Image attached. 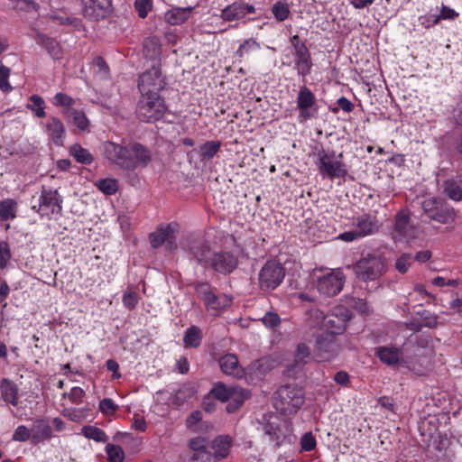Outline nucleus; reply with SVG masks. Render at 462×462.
Wrapping results in <instances>:
<instances>
[{
  "label": "nucleus",
  "instance_id": "obj_1",
  "mask_svg": "<svg viewBox=\"0 0 462 462\" xmlns=\"http://www.w3.org/2000/svg\"><path fill=\"white\" fill-rule=\"evenodd\" d=\"M104 156L113 164L127 171L146 168L152 161V152L138 142L116 143L106 141L102 144Z\"/></svg>",
  "mask_w": 462,
  "mask_h": 462
},
{
  "label": "nucleus",
  "instance_id": "obj_2",
  "mask_svg": "<svg viewBox=\"0 0 462 462\" xmlns=\"http://www.w3.org/2000/svg\"><path fill=\"white\" fill-rule=\"evenodd\" d=\"M308 315L310 326L321 325L325 329L324 333H331L337 337L346 330V324L352 317L351 311L344 306L334 308L327 315L319 309H312Z\"/></svg>",
  "mask_w": 462,
  "mask_h": 462
},
{
  "label": "nucleus",
  "instance_id": "obj_3",
  "mask_svg": "<svg viewBox=\"0 0 462 462\" xmlns=\"http://www.w3.org/2000/svg\"><path fill=\"white\" fill-rule=\"evenodd\" d=\"M304 402V389L294 383L280 386L273 395L274 409L283 415L289 416L297 413Z\"/></svg>",
  "mask_w": 462,
  "mask_h": 462
},
{
  "label": "nucleus",
  "instance_id": "obj_4",
  "mask_svg": "<svg viewBox=\"0 0 462 462\" xmlns=\"http://www.w3.org/2000/svg\"><path fill=\"white\" fill-rule=\"evenodd\" d=\"M215 400L221 402H228L226 409L229 413L236 411L250 397V392L239 386L227 387L222 382L214 383L212 389L208 393Z\"/></svg>",
  "mask_w": 462,
  "mask_h": 462
},
{
  "label": "nucleus",
  "instance_id": "obj_5",
  "mask_svg": "<svg viewBox=\"0 0 462 462\" xmlns=\"http://www.w3.org/2000/svg\"><path fill=\"white\" fill-rule=\"evenodd\" d=\"M385 269V260L378 254H368L353 265L355 274L363 282L379 279Z\"/></svg>",
  "mask_w": 462,
  "mask_h": 462
},
{
  "label": "nucleus",
  "instance_id": "obj_6",
  "mask_svg": "<svg viewBox=\"0 0 462 462\" xmlns=\"http://www.w3.org/2000/svg\"><path fill=\"white\" fill-rule=\"evenodd\" d=\"M421 208L429 219L443 225L454 222L457 215L453 207L438 197L425 199L421 202Z\"/></svg>",
  "mask_w": 462,
  "mask_h": 462
},
{
  "label": "nucleus",
  "instance_id": "obj_7",
  "mask_svg": "<svg viewBox=\"0 0 462 462\" xmlns=\"http://www.w3.org/2000/svg\"><path fill=\"white\" fill-rule=\"evenodd\" d=\"M166 111L164 99L161 95H142L136 107L137 117L146 123L160 120Z\"/></svg>",
  "mask_w": 462,
  "mask_h": 462
},
{
  "label": "nucleus",
  "instance_id": "obj_8",
  "mask_svg": "<svg viewBox=\"0 0 462 462\" xmlns=\"http://www.w3.org/2000/svg\"><path fill=\"white\" fill-rule=\"evenodd\" d=\"M343 349L341 340L331 333L320 332L315 336L314 353L319 362L335 359Z\"/></svg>",
  "mask_w": 462,
  "mask_h": 462
},
{
  "label": "nucleus",
  "instance_id": "obj_9",
  "mask_svg": "<svg viewBox=\"0 0 462 462\" xmlns=\"http://www.w3.org/2000/svg\"><path fill=\"white\" fill-rule=\"evenodd\" d=\"M285 277V269L277 261H267L258 274V284L261 291L270 292L281 285Z\"/></svg>",
  "mask_w": 462,
  "mask_h": 462
},
{
  "label": "nucleus",
  "instance_id": "obj_10",
  "mask_svg": "<svg viewBox=\"0 0 462 462\" xmlns=\"http://www.w3.org/2000/svg\"><path fill=\"white\" fill-rule=\"evenodd\" d=\"M165 86V77L162 73L160 62L152 65L139 77L138 89L142 95H160Z\"/></svg>",
  "mask_w": 462,
  "mask_h": 462
},
{
  "label": "nucleus",
  "instance_id": "obj_11",
  "mask_svg": "<svg viewBox=\"0 0 462 462\" xmlns=\"http://www.w3.org/2000/svg\"><path fill=\"white\" fill-rule=\"evenodd\" d=\"M318 168L321 174L327 175L329 179L345 178L347 175L346 164L340 161H333L334 153L329 155L324 150L319 152Z\"/></svg>",
  "mask_w": 462,
  "mask_h": 462
},
{
  "label": "nucleus",
  "instance_id": "obj_12",
  "mask_svg": "<svg viewBox=\"0 0 462 462\" xmlns=\"http://www.w3.org/2000/svg\"><path fill=\"white\" fill-rule=\"evenodd\" d=\"M345 275L339 270H335L319 277L317 281L318 291L328 297L338 294L344 286Z\"/></svg>",
  "mask_w": 462,
  "mask_h": 462
},
{
  "label": "nucleus",
  "instance_id": "obj_13",
  "mask_svg": "<svg viewBox=\"0 0 462 462\" xmlns=\"http://www.w3.org/2000/svg\"><path fill=\"white\" fill-rule=\"evenodd\" d=\"M237 266V256L227 251H220L213 254L209 259L208 264V267L223 275L230 274Z\"/></svg>",
  "mask_w": 462,
  "mask_h": 462
},
{
  "label": "nucleus",
  "instance_id": "obj_14",
  "mask_svg": "<svg viewBox=\"0 0 462 462\" xmlns=\"http://www.w3.org/2000/svg\"><path fill=\"white\" fill-rule=\"evenodd\" d=\"M58 197L57 190L47 189L42 187L39 205H33L32 208L42 216L49 215V213L59 214L61 212L62 208L60 205L61 201L59 200Z\"/></svg>",
  "mask_w": 462,
  "mask_h": 462
},
{
  "label": "nucleus",
  "instance_id": "obj_15",
  "mask_svg": "<svg viewBox=\"0 0 462 462\" xmlns=\"http://www.w3.org/2000/svg\"><path fill=\"white\" fill-rule=\"evenodd\" d=\"M84 16L89 20L105 19L112 11V0H82Z\"/></svg>",
  "mask_w": 462,
  "mask_h": 462
},
{
  "label": "nucleus",
  "instance_id": "obj_16",
  "mask_svg": "<svg viewBox=\"0 0 462 462\" xmlns=\"http://www.w3.org/2000/svg\"><path fill=\"white\" fill-rule=\"evenodd\" d=\"M311 359L312 356L310 346L305 343L298 344L294 352L293 361L287 365L288 375H297Z\"/></svg>",
  "mask_w": 462,
  "mask_h": 462
},
{
  "label": "nucleus",
  "instance_id": "obj_17",
  "mask_svg": "<svg viewBox=\"0 0 462 462\" xmlns=\"http://www.w3.org/2000/svg\"><path fill=\"white\" fill-rule=\"evenodd\" d=\"M45 134L50 142L56 146H63L66 129L62 121L55 116H50L45 124Z\"/></svg>",
  "mask_w": 462,
  "mask_h": 462
},
{
  "label": "nucleus",
  "instance_id": "obj_18",
  "mask_svg": "<svg viewBox=\"0 0 462 462\" xmlns=\"http://www.w3.org/2000/svg\"><path fill=\"white\" fill-rule=\"evenodd\" d=\"M315 105V95L306 86L301 87L297 96V106L300 109L299 117L301 118V121L307 120L314 116L310 110Z\"/></svg>",
  "mask_w": 462,
  "mask_h": 462
},
{
  "label": "nucleus",
  "instance_id": "obj_19",
  "mask_svg": "<svg viewBox=\"0 0 462 462\" xmlns=\"http://www.w3.org/2000/svg\"><path fill=\"white\" fill-rule=\"evenodd\" d=\"M292 54L294 56V69L297 70V74L302 78L310 74L313 62L308 47L304 46L294 50Z\"/></svg>",
  "mask_w": 462,
  "mask_h": 462
},
{
  "label": "nucleus",
  "instance_id": "obj_20",
  "mask_svg": "<svg viewBox=\"0 0 462 462\" xmlns=\"http://www.w3.org/2000/svg\"><path fill=\"white\" fill-rule=\"evenodd\" d=\"M255 8L254 5L245 3L236 2L221 11V18L224 21L232 22L245 17L247 14H254Z\"/></svg>",
  "mask_w": 462,
  "mask_h": 462
},
{
  "label": "nucleus",
  "instance_id": "obj_21",
  "mask_svg": "<svg viewBox=\"0 0 462 462\" xmlns=\"http://www.w3.org/2000/svg\"><path fill=\"white\" fill-rule=\"evenodd\" d=\"M32 443L38 444L52 438V430L47 420L38 419L32 426Z\"/></svg>",
  "mask_w": 462,
  "mask_h": 462
},
{
  "label": "nucleus",
  "instance_id": "obj_22",
  "mask_svg": "<svg viewBox=\"0 0 462 462\" xmlns=\"http://www.w3.org/2000/svg\"><path fill=\"white\" fill-rule=\"evenodd\" d=\"M189 252L199 264L208 268L210 259V247L202 241H192L189 245Z\"/></svg>",
  "mask_w": 462,
  "mask_h": 462
},
{
  "label": "nucleus",
  "instance_id": "obj_23",
  "mask_svg": "<svg viewBox=\"0 0 462 462\" xmlns=\"http://www.w3.org/2000/svg\"><path fill=\"white\" fill-rule=\"evenodd\" d=\"M355 228L361 237L372 235L379 228L378 220L371 215H363L356 218Z\"/></svg>",
  "mask_w": 462,
  "mask_h": 462
},
{
  "label": "nucleus",
  "instance_id": "obj_24",
  "mask_svg": "<svg viewBox=\"0 0 462 462\" xmlns=\"http://www.w3.org/2000/svg\"><path fill=\"white\" fill-rule=\"evenodd\" d=\"M221 371L228 375L236 377L243 376V369L239 366L238 358L234 354H226L219 359Z\"/></svg>",
  "mask_w": 462,
  "mask_h": 462
},
{
  "label": "nucleus",
  "instance_id": "obj_25",
  "mask_svg": "<svg viewBox=\"0 0 462 462\" xmlns=\"http://www.w3.org/2000/svg\"><path fill=\"white\" fill-rule=\"evenodd\" d=\"M18 386L10 379L4 378L0 383V392L5 402L14 406L18 404Z\"/></svg>",
  "mask_w": 462,
  "mask_h": 462
},
{
  "label": "nucleus",
  "instance_id": "obj_26",
  "mask_svg": "<svg viewBox=\"0 0 462 462\" xmlns=\"http://www.w3.org/2000/svg\"><path fill=\"white\" fill-rule=\"evenodd\" d=\"M192 7H175L164 14L165 21L171 25H180L185 23L192 12Z\"/></svg>",
  "mask_w": 462,
  "mask_h": 462
},
{
  "label": "nucleus",
  "instance_id": "obj_27",
  "mask_svg": "<svg viewBox=\"0 0 462 462\" xmlns=\"http://www.w3.org/2000/svg\"><path fill=\"white\" fill-rule=\"evenodd\" d=\"M408 367L414 374L424 376L432 369L431 359L428 356H416L410 362Z\"/></svg>",
  "mask_w": 462,
  "mask_h": 462
},
{
  "label": "nucleus",
  "instance_id": "obj_28",
  "mask_svg": "<svg viewBox=\"0 0 462 462\" xmlns=\"http://www.w3.org/2000/svg\"><path fill=\"white\" fill-rule=\"evenodd\" d=\"M63 116L80 131L87 130L89 121L82 110L63 109Z\"/></svg>",
  "mask_w": 462,
  "mask_h": 462
},
{
  "label": "nucleus",
  "instance_id": "obj_29",
  "mask_svg": "<svg viewBox=\"0 0 462 462\" xmlns=\"http://www.w3.org/2000/svg\"><path fill=\"white\" fill-rule=\"evenodd\" d=\"M36 42L38 44L42 46L53 59L58 60L61 58V49L55 39L48 37L45 34L39 33L37 35Z\"/></svg>",
  "mask_w": 462,
  "mask_h": 462
},
{
  "label": "nucleus",
  "instance_id": "obj_30",
  "mask_svg": "<svg viewBox=\"0 0 462 462\" xmlns=\"http://www.w3.org/2000/svg\"><path fill=\"white\" fill-rule=\"evenodd\" d=\"M375 354L383 363L388 365L398 364L401 357V352L395 347L380 346L375 349Z\"/></svg>",
  "mask_w": 462,
  "mask_h": 462
},
{
  "label": "nucleus",
  "instance_id": "obj_31",
  "mask_svg": "<svg viewBox=\"0 0 462 462\" xmlns=\"http://www.w3.org/2000/svg\"><path fill=\"white\" fill-rule=\"evenodd\" d=\"M202 331L198 326L188 328L183 336V344L185 347L197 348L201 345Z\"/></svg>",
  "mask_w": 462,
  "mask_h": 462
},
{
  "label": "nucleus",
  "instance_id": "obj_32",
  "mask_svg": "<svg viewBox=\"0 0 462 462\" xmlns=\"http://www.w3.org/2000/svg\"><path fill=\"white\" fill-rule=\"evenodd\" d=\"M171 233H173L171 225L162 226L155 232L151 233L149 237L152 247L158 248L162 245L171 238Z\"/></svg>",
  "mask_w": 462,
  "mask_h": 462
},
{
  "label": "nucleus",
  "instance_id": "obj_33",
  "mask_svg": "<svg viewBox=\"0 0 462 462\" xmlns=\"http://www.w3.org/2000/svg\"><path fill=\"white\" fill-rule=\"evenodd\" d=\"M204 303L208 310L218 312L231 304V299L225 294L213 293Z\"/></svg>",
  "mask_w": 462,
  "mask_h": 462
},
{
  "label": "nucleus",
  "instance_id": "obj_34",
  "mask_svg": "<svg viewBox=\"0 0 462 462\" xmlns=\"http://www.w3.org/2000/svg\"><path fill=\"white\" fill-rule=\"evenodd\" d=\"M17 202L13 199L0 201V220L6 221L16 217Z\"/></svg>",
  "mask_w": 462,
  "mask_h": 462
},
{
  "label": "nucleus",
  "instance_id": "obj_35",
  "mask_svg": "<svg viewBox=\"0 0 462 462\" xmlns=\"http://www.w3.org/2000/svg\"><path fill=\"white\" fill-rule=\"evenodd\" d=\"M69 154L75 158V160L81 163L89 165L93 162L94 158L88 150L83 148L80 144L75 143L69 148Z\"/></svg>",
  "mask_w": 462,
  "mask_h": 462
},
{
  "label": "nucleus",
  "instance_id": "obj_36",
  "mask_svg": "<svg viewBox=\"0 0 462 462\" xmlns=\"http://www.w3.org/2000/svg\"><path fill=\"white\" fill-rule=\"evenodd\" d=\"M443 192L453 201L462 200V188L454 180H447L443 183Z\"/></svg>",
  "mask_w": 462,
  "mask_h": 462
},
{
  "label": "nucleus",
  "instance_id": "obj_37",
  "mask_svg": "<svg viewBox=\"0 0 462 462\" xmlns=\"http://www.w3.org/2000/svg\"><path fill=\"white\" fill-rule=\"evenodd\" d=\"M220 141H208L200 146L199 158L200 161L211 160L220 150Z\"/></svg>",
  "mask_w": 462,
  "mask_h": 462
},
{
  "label": "nucleus",
  "instance_id": "obj_38",
  "mask_svg": "<svg viewBox=\"0 0 462 462\" xmlns=\"http://www.w3.org/2000/svg\"><path fill=\"white\" fill-rule=\"evenodd\" d=\"M81 432L85 438L93 439L96 442L106 443L108 440L106 432L96 426L86 425L82 428Z\"/></svg>",
  "mask_w": 462,
  "mask_h": 462
},
{
  "label": "nucleus",
  "instance_id": "obj_39",
  "mask_svg": "<svg viewBox=\"0 0 462 462\" xmlns=\"http://www.w3.org/2000/svg\"><path fill=\"white\" fill-rule=\"evenodd\" d=\"M231 448V439L228 437H217L213 443L214 454L217 457H226Z\"/></svg>",
  "mask_w": 462,
  "mask_h": 462
},
{
  "label": "nucleus",
  "instance_id": "obj_40",
  "mask_svg": "<svg viewBox=\"0 0 462 462\" xmlns=\"http://www.w3.org/2000/svg\"><path fill=\"white\" fill-rule=\"evenodd\" d=\"M192 450L191 456L210 457V454L206 450L207 440L204 438L191 439L189 443Z\"/></svg>",
  "mask_w": 462,
  "mask_h": 462
},
{
  "label": "nucleus",
  "instance_id": "obj_41",
  "mask_svg": "<svg viewBox=\"0 0 462 462\" xmlns=\"http://www.w3.org/2000/svg\"><path fill=\"white\" fill-rule=\"evenodd\" d=\"M261 46L258 42H256L253 38H249L245 40L244 42L239 46V48L236 51V55L240 59L248 55L252 51H255L260 50Z\"/></svg>",
  "mask_w": 462,
  "mask_h": 462
},
{
  "label": "nucleus",
  "instance_id": "obj_42",
  "mask_svg": "<svg viewBox=\"0 0 462 462\" xmlns=\"http://www.w3.org/2000/svg\"><path fill=\"white\" fill-rule=\"evenodd\" d=\"M272 14L277 21H285L291 14L289 5L282 1H277L272 7Z\"/></svg>",
  "mask_w": 462,
  "mask_h": 462
},
{
  "label": "nucleus",
  "instance_id": "obj_43",
  "mask_svg": "<svg viewBox=\"0 0 462 462\" xmlns=\"http://www.w3.org/2000/svg\"><path fill=\"white\" fill-rule=\"evenodd\" d=\"M96 185L106 195H114L118 189L117 180L115 179H101Z\"/></svg>",
  "mask_w": 462,
  "mask_h": 462
},
{
  "label": "nucleus",
  "instance_id": "obj_44",
  "mask_svg": "<svg viewBox=\"0 0 462 462\" xmlns=\"http://www.w3.org/2000/svg\"><path fill=\"white\" fill-rule=\"evenodd\" d=\"M30 104L28 105V108L34 111L36 116L42 118L45 117L46 113L44 111L45 103L42 97L38 95H32L30 97Z\"/></svg>",
  "mask_w": 462,
  "mask_h": 462
},
{
  "label": "nucleus",
  "instance_id": "obj_45",
  "mask_svg": "<svg viewBox=\"0 0 462 462\" xmlns=\"http://www.w3.org/2000/svg\"><path fill=\"white\" fill-rule=\"evenodd\" d=\"M410 225V217L405 213H398L395 219L394 229L402 236L407 235L408 227Z\"/></svg>",
  "mask_w": 462,
  "mask_h": 462
},
{
  "label": "nucleus",
  "instance_id": "obj_46",
  "mask_svg": "<svg viewBox=\"0 0 462 462\" xmlns=\"http://www.w3.org/2000/svg\"><path fill=\"white\" fill-rule=\"evenodd\" d=\"M106 451L109 462H123L125 454L123 448L118 445L108 444L106 447Z\"/></svg>",
  "mask_w": 462,
  "mask_h": 462
},
{
  "label": "nucleus",
  "instance_id": "obj_47",
  "mask_svg": "<svg viewBox=\"0 0 462 462\" xmlns=\"http://www.w3.org/2000/svg\"><path fill=\"white\" fill-rule=\"evenodd\" d=\"M412 263V256L411 254H401L395 262V268L400 273H406Z\"/></svg>",
  "mask_w": 462,
  "mask_h": 462
},
{
  "label": "nucleus",
  "instance_id": "obj_48",
  "mask_svg": "<svg viewBox=\"0 0 462 462\" xmlns=\"http://www.w3.org/2000/svg\"><path fill=\"white\" fill-rule=\"evenodd\" d=\"M29 439L32 440V429H28L25 425L18 426L12 436L13 441L26 442Z\"/></svg>",
  "mask_w": 462,
  "mask_h": 462
},
{
  "label": "nucleus",
  "instance_id": "obj_49",
  "mask_svg": "<svg viewBox=\"0 0 462 462\" xmlns=\"http://www.w3.org/2000/svg\"><path fill=\"white\" fill-rule=\"evenodd\" d=\"M12 259V253L9 244L6 241L0 242V269H5L10 260Z\"/></svg>",
  "mask_w": 462,
  "mask_h": 462
},
{
  "label": "nucleus",
  "instance_id": "obj_50",
  "mask_svg": "<svg viewBox=\"0 0 462 462\" xmlns=\"http://www.w3.org/2000/svg\"><path fill=\"white\" fill-rule=\"evenodd\" d=\"M10 72V69L0 61V89L5 93H8L13 89L12 86L8 82Z\"/></svg>",
  "mask_w": 462,
  "mask_h": 462
},
{
  "label": "nucleus",
  "instance_id": "obj_51",
  "mask_svg": "<svg viewBox=\"0 0 462 462\" xmlns=\"http://www.w3.org/2000/svg\"><path fill=\"white\" fill-rule=\"evenodd\" d=\"M53 104L57 106H62L64 109H74L72 106L75 104V100L71 97L60 92L55 95Z\"/></svg>",
  "mask_w": 462,
  "mask_h": 462
},
{
  "label": "nucleus",
  "instance_id": "obj_52",
  "mask_svg": "<svg viewBox=\"0 0 462 462\" xmlns=\"http://www.w3.org/2000/svg\"><path fill=\"white\" fill-rule=\"evenodd\" d=\"M195 291L204 302L214 293L211 285L202 282L195 285Z\"/></svg>",
  "mask_w": 462,
  "mask_h": 462
},
{
  "label": "nucleus",
  "instance_id": "obj_53",
  "mask_svg": "<svg viewBox=\"0 0 462 462\" xmlns=\"http://www.w3.org/2000/svg\"><path fill=\"white\" fill-rule=\"evenodd\" d=\"M261 321L265 327L274 328L280 325L281 318L278 313L274 311H268L261 319Z\"/></svg>",
  "mask_w": 462,
  "mask_h": 462
},
{
  "label": "nucleus",
  "instance_id": "obj_54",
  "mask_svg": "<svg viewBox=\"0 0 462 462\" xmlns=\"http://www.w3.org/2000/svg\"><path fill=\"white\" fill-rule=\"evenodd\" d=\"M122 300L124 306L131 310H134L138 304V295L135 291L127 290L124 292Z\"/></svg>",
  "mask_w": 462,
  "mask_h": 462
},
{
  "label": "nucleus",
  "instance_id": "obj_55",
  "mask_svg": "<svg viewBox=\"0 0 462 462\" xmlns=\"http://www.w3.org/2000/svg\"><path fill=\"white\" fill-rule=\"evenodd\" d=\"M317 441L311 432H306L300 439V448L303 451H311L316 448Z\"/></svg>",
  "mask_w": 462,
  "mask_h": 462
},
{
  "label": "nucleus",
  "instance_id": "obj_56",
  "mask_svg": "<svg viewBox=\"0 0 462 462\" xmlns=\"http://www.w3.org/2000/svg\"><path fill=\"white\" fill-rule=\"evenodd\" d=\"M264 433L270 437L272 441H274L277 446L281 444V430L274 426L273 423H267L264 428Z\"/></svg>",
  "mask_w": 462,
  "mask_h": 462
},
{
  "label": "nucleus",
  "instance_id": "obj_57",
  "mask_svg": "<svg viewBox=\"0 0 462 462\" xmlns=\"http://www.w3.org/2000/svg\"><path fill=\"white\" fill-rule=\"evenodd\" d=\"M421 319V322L423 327H427L430 328H435L438 324L437 318L432 315L429 310H423L422 311L418 312Z\"/></svg>",
  "mask_w": 462,
  "mask_h": 462
},
{
  "label": "nucleus",
  "instance_id": "obj_58",
  "mask_svg": "<svg viewBox=\"0 0 462 462\" xmlns=\"http://www.w3.org/2000/svg\"><path fill=\"white\" fill-rule=\"evenodd\" d=\"M99 410L106 415H112L117 410V405L109 398H105L99 402Z\"/></svg>",
  "mask_w": 462,
  "mask_h": 462
},
{
  "label": "nucleus",
  "instance_id": "obj_59",
  "mask_svg": "<svg viewBox=\"0 0 462 462\" xmlns=\"http://www.w3.org/2000/svg\"><path fill=\"white\" fill-rule=\"evenodd\" d=\"M192 388L188 386L180 387L175 393V402L178 404L183 403L188 398L193 395Z\"/></svg>",
  "mask_w": 462,
  "mask_h": 462
},
{
  "label": "nucleus",
  "instance_id": "obj_60",
  "mask_svg": "<svg viewBox=\"0 0 462 462\" xmlns=\"http://www.w3.org/2000/svg\"><path fill=\"white\" fill-rule=\"evenodd\" d=\"M134 6L138 13V15L141 18H145L148 14V12L151 10V1L150 0H135Z\"/></svg>",
  "mask_w": 462,
  "mask_h": 462
},
{
  "label": "nucleus",
  "instance_id": "obj_61",
  "mask_svg": "<svg viewBox=\"0 0 462 462\" xmlns=\"http://www.w3.org/2000/svg\"><path fill=\"white\" fill-rule=\"evenodd\" d=\"M458 16V13H457L454 9L442 5L440 14L438 15L439 22L441 20H454Z\"/></svg>",
  "mask_w": 462,
  "mask_h": 462
},
{
  "label": "nucleus",
  "instance_id": "obj_62",
  "mask_svg": "<svg viewBox=\"0 0 462 462\" xmlns=\"http://www.w3.org/2000/svg\"><path fill=\"white\" fill-rule=\"evenodd\" d=\"M84 394H85L84 391L80 387L76 386L70 390V393H68V396L73 403L79 404L82 402V398H83ZM66 396H67V393H64L63 397H66Z\"/></svg>",
  "mask_w": 462,
  "mask_h": 462
},
{
  "label": "nucleus",
  "instance_id": "obj_63",
  "mask_svg": "<svg viewBox=\"0 0 462 462\" xmlns=\"http://www.w3.org/2000/svg\"><path fill=\"white\" fill-rule=\"evenodd\" d=\"M419 22L425 28H430V26L438 24L439 23L438 15L430 14L420 16Z\"/></svg>",
  "mask_w": 462,
  "mask_h": 462
},
{
  "label": "nucleus",
  "instance_id": "obj_64",
  "mask_svg": "<svg viewBox=\"0 0 462 462\" xmlns=\"http://www.w3.org/2000/svg\"><path fill=\"white\" fill-rule=\"evenodd\" d=\"M337 103L344 112L350 113L354 109L353 103L345 97H339Z\"/></svg>",
  "mask_w": 462,
  "mask_h": 462
}]
</instances>
